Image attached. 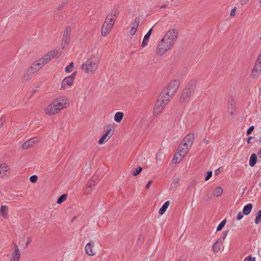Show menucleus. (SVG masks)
<instances>
[{"mask_svg":"<svg viewBox=\"0 0 261 261\" xmlns=\"http://www.w3.org/2000/svg\"><path fill=\"white\" fill-rule=\"evenodd\" d=\"M178 33L176 30L172 29L168 31L159 42L156 52L157 54L163 55L173 46L177 38Z\"/></svg>","mask_w":261,"mask_h":261,"instance_id":"nucleus-1","label":"nucleus"},{"mask_svg":"<svg viewBox=\"0 0 261 261\" xmlns=\"http://www.w3.org/2000/svg\"><path fill=\"white\" fill-rule=\"evenodd\" d=\"M68 100L65 97H59L54 99L45 109L48 115H54L68 106Z\"/></svg>","mask_w":261,"mask_h":261,"instance_id":"nucleus-2","label":"nucleus"},{"mask_svg":"<svg viewBox=\"0 0 261 261\" xmlns=\"http://www.w3.org/2000/svg\"><path fill=\"white\" fill-rule=\"evenodd\" d=\"M172 98L170 95L162 91L154 104L152 111L153 116L156 117L159 115L166 108Z\"/></svg>","mask_w":261,"mask_h":261,"instance_id":"nucleus-3","label":"nucleus"},{"mask_svg":"<svg viewBox=\"0 0 261 261\" xmlns=\"http://www.w3.org/2000/svg\"><path fill=\"white\" fill-rule=\"evenodd\" d=\"M99 67L98 61L95 59H87L81 65L82 71L88 75H93L95 73Z\"/></svg>","mask_w":261,"mask_h":261,"instance_id":"nucleus-4","label":"nucleus"},{"mask_svg":"<svg viewBox=\"0 0 261 261\" xmlns=\"http://www.w3.org/2000/svg\"><path fill=\"white\" fill-rule=\"evenodd\" d=\"M194 139V136L193 134L187 135L181 141L177 150L185 156L191 147Z\"/></svg>","mask_w":261,"mask_h":261,"instance_id":"nucleus-5","label":"nucleus"},{"mask_svg":"<svg viewBox=\"0 0 261 261\" xmlns=\"http://www.w3.org/2000/svg\"><path fill=\"white\" fill-rule=\"evenodd\" d=\"M180 84V81L178 80L171 81L163 91L173 97L177 92Z\"/></svg>","mask_w":261,"mask_h":261,"instance_id":"nucleus-6","label":"nucleus"},{"mask_svg":"<svg viewBox=\"0 0 261 261\" xmlns=\"http://www.w3.org/2000/svg\"><path fill=\"white\" fill-rule=\"evenodd\" d=\"M228 233V230L225 231L223 232L221 237L217 239L213 245V249L214 252H218L221 248V246Z\"/></svg>","mask_w":261,"mask_h":261,"instance_id":"nucleus-7","label":"nucleus"},{"mask_svg":"<svg viewBox=\"0 0 261 261\" xmlns=\"http://www.w3.org/2000/svg\"><path fill=\"white\" fill-rule=\"evenodd\" d=\"M117 14L118 12L116 10L112 11L106 17L104 24L112 28Z\"/></svg>","mask_w":261,"mask_h":261,"instance_id":"nucleus-8","label":"nucleus"},{"mask_svg":"<svg viewBox=\"0 0 261 261\" xmlns=\"http://www.w3.org/2000/svg\"><path fill=\"white\" fill-rule=\"evenodd\" d=\"M57 54L58 51L56 50L50 51L46 55H44L41 59H40L39 62H41V63L44 66L48 63L52 58L57 56Z\"/></svg>","mask_w":261,"mask_h":261,"instance_id":"nucleus-9","label":"nucleus"},{"mask_svg":"<svg viewBox=\"0 0 261 261\" xmlns=\"http://www.w3.org/2000/svg\"><path fill=\"white\" fill-rule=\"evenodd\" d=\"M71 28L69 27L66 28L63 35V38L61 45L63 48H65L70 42Z\"/></svg>","mask_w":261,"mask_h":261,"instance_id":"nucleus-10","label":"nucleus"},{"mask_svg":"<svg viewBox=\"0 0 261 261\" xmlns=\"http://www.w3.org/2000/svg\"><path fill=\"white\" fill-rule=\"evenodd\" d=\"M192 92L191 90L189 89H184L179 97V100L180 102L185 103L188 101L189 98L192 95Z\"/></svg>","mask_w":261,"mask_h":261,"instance_id":"nucleus-11","label":"nucleus"},{"mask_svg":"<svg viewBox=\"0 0 261 261\" xmlns=\"http://www.w3.org/2000/svg\"><path fill=\"white\" fill-rule=\"evenodd\" d=\"M39 139L37 137L32 138L25 142L22 144V147L24 149H28L36 145L39 142Z\"/></svg>","mask_w":261,"mask_h":261,"instance_id":"nucleus-12","label":"nucleus"},{"mask_svg":"<svg viewBox=\"0 0 261 261\" xmlns=\"http://www.w3.org/2000/svg\"><path fill=\"white\" fill-rule=\"evenodd\" d=\"M114 132V130L112 128L108 129L106 133L103 134L101 137L99 139L98 143L99 144H102L106 142L112 136Z\"/></svg>","mask_w":261,"mask_h":261,"instance_id":"nucleus-13","label":"nucleus"},{"mask_svg":"<svg viewBox=\"0 0 261 261\" xmlns=\"http://www.w3.org/2000/svg\"><path fill=\"white\" fill-rule=\"evenodd\" d=\"M94 243L93 242H91L88 243L85 247V252L89 256H94L95 255L96 252L94 249Z\"/></svg>","mask_w":261,"mask_h":261,"instance_id":"nucleus-14","label":"nucleus"},{"mask_svg":"<svg viewBox=\"0 0 261 261\" xmlns=\"http://www.w3.org/2000/svg\"><path fill=\"white\" fill-rule=\"evenodd\" d=\"M74 75V73H73L72 75L67 76L65 78H64L61 82V87L63 88H65L66 86H71L73 83Z\"/></svg>","mask_w":261,"mask_h":261,"instance_id":"nucleus-15","label":"nucleus"},{"mask_svg":"<svg viewBox=\"0 0 261 261\" xmlns=\"http://www.w3.org/2000/svg\"><path fill=\"white\" fill-rule=\"evenodd\" d=\"M43 65L41 63V62H39V59L37 60V61L34 62L32 65L31 66L30 69L28 70V72H31V73H34L35 72H36L38 70H39L40 69H41Z\"/></svg>","mask_w":261,"mask_h":261,"instance_id":"nucleus-16","label":"nucleus"},{"mask_svg":"<svg viewBox=\"0 0 261 261\" xmlns=\"http://www.w3.org/2000/svg\"><path fill=\"white\" fill-rule=\"evenodd\" d=\"M13 245L14 252L12 253V257L10 261H19L21 255L20 251L16 244H14Z\"/></svg>","mask_w":261,"mask_h":261,"instance_id":"nucleus-17","label":"nucleus"},{"mask_svg":"<svg viewBox=\"0 0 261 261\" xmlns=\"http://www.w3.org/2000/svg\"><path fill=\"white\" fill-rule=\"evenodd\" d=\"M139 23V19L138 18H135L134 22L130 24V29L128 32L129 35L133 36L135 34L138 28Z\"/></svg>","mask_w":261,"mask_h":261,"instance_id":"nucleus-18","label":"nucleus"},{"mask_svg":"<svg viewBox=\"0 0 261 261\" xmlns=\"http://www.w3.org/2000/svg\"><path fill=\"white\" fill-rule=\"evenodd\" d=\"M185 156L184 155L176 150L172 159L173 163L175 164L179 163Z\"/></svg>","mask_w":261,"mask_h":261,"instance_id":"nucleus-19","label":"nucleus"},{"mask_svg":"<svg viewBox=\"0 0 261 261\" xmlns=\"http://www.w3.org/2000/svg\"><path fill=\"white\" fill-rule=\"evenodd\" d=\"M9 169L8 165L5 163L0 165V176L1 177H4L6 176V173Z\"/></svg>","mask_w":261,"mask_h":261,"instance_id":"nucleus-20","label":"nucleus"},{"mask_svg":"<svg viewBox=\"0 0 261 261\" xmlns=\"http://www.w3.org/2000/svg\"><path fill=\"white\" fill-rule=\"evenodd\" d=\"M98 177L96 176H93L92 178L88 181L87 185L88 188H91L93 187L96 186L98 182Z\"/></svg>","mask_w":261,"mask_h":261,"instance_id":"nucleus-21","label":"nucleus"},{"mask_svg":"<svg viewBox=\"0 0 261 261\" xmlns=\"http://www.w3.org/2000/svg\"><path fill=\"white\" fill-rule=\"evenodd\" d=\"M223 193V189L221 187H216L213 191L212 194L214 197H220Z\"/></svg>","mask_w":261,"mask_h":261,"instance_id":"nucleus-22","label":"nucleus"},{"mask_svg":"<svg viewBox=\"0 0 261 261\" xmlns=\"http://www.w3.org/2000/svg\"><path fill=\"white\" fill-rule=\"evenodd\" d=\"M112 29V28L111 27H110L109 26H107V25L103 23V24L102 25V26L101 27V35L103 36H106L110 32Z\"/></svg>","mask_w":261,"mask_h":261,"instance_id":"nucleus-23","label":"nucleus"},{"mask_svg":"<svg viewBox=\"0 0 261 261\" xmlns=\"http://www.w3.org/2000/svg\"><path fill=\"white\" fill-rule=\"evenodd\" d=\"M257 162V156L256 154L253 153L252 154L249 159V166L251 167H253L255 166Z\"/></svg>","mask_w":261,"mask_h":261,"instance_id":"nucleus-24","label":"nucleus"},{"mask_svg":"<svg viewBox=\"0 0 261 261\" xmlns=\"http://www.w3.org/2000/svg\"><path fill=\"white\" fill-rule=\"evenodd\" d=\"M169 204L170 203L169 201H167L164 203V204L159 210V213L160 215H162L165 213L167 208L168 207Z\"/></svg>","mask_w":261,"mask_h":261,"instance_id":"nucleus-25","label":"nucleus"},{"mask_svg":"<svg viewBox=\"0 0 261 261\" xmlns=\"http://www.w3.org/2000/svg\"><path fill=\"white\" fill-rule=\"evenodd\" d=\"M8 208L6 205H2L0 208V213L2 214L3 217L5 218L8 217Z\"/></svg>","mask_w":261,"mask_h":261,"instance_id":"nucleus-26","label":"nucleus"},{"mask_svg":"<svg viewBox=\"0 0 261 261\" xmlns=\"http://www.w3.org/2000/svg\"><path fill=\"white\" fill-rule=\"evenodd\" d=\"M252 208V205L251 203H248L246 205L243 210V213L245 215H247L250 214Z\"/></svg>","mask_w":261,"mask_h":261,"instance_id":"nucleus-27","label":"nucleus"},{"mask_svg":"<svg viewBox=\"0 0 261 261\" xmlns=\"http://www.w3.org/2000/svg\"><path fill=\"white\" fill-rule=\"evenodd\" d=\"M123 116H124V114L122 112H118L115 114L114 120L116 122L119 123L122 121V120L123 118Z\"/></svg>","mask_w":261,"mask_h":261,"instance_id":"nucleus-28","label":"nucleus"},{"mask_svg":"<svg viewBox=\"0 0 261 261\" xmlns=\"http://www.w3.org/2000/svg\"><path fill=\"white\" fill-rule=\"evenodd\" d=\"M67 195L66 194H63L59 197L57 200V203L58 204H61L67 198Z\"/></svg>","mask_w":261,"mask_h":261,"instance_id":"nucleus-29","label":"nucleus"},{"mask_svg":"<svg viewBox=\"0 0 261 261\" xmlns=\"http://www.w3.org/2000/svg\"><path fill=\"white\" fill-rule=\"evenodd\" d=\"M226 219H224L219 224V225L218 226L217 228V231H219L220 230H221L224 227V226H225V225L226 224Z\"/></svg>","mask_w":261,"mask_h":261,"instance_id":"nucleus-30","label":"nucleus"},{"mask_svg":"<svg viewBox=\"0 0 261 261\" xmlns=\"http://www.w3.org/2000/svg\"><path fill=\"white\" fill-rule=\"evenodd\" d=\"M74 67V63L73 62H71L66 68H65V71L66 72H71L72 69H73V68Z\"/></svg>","mask_w":261,"mask_h":261,"instance_id":"nucleus-31","label":"nucleus"},{"mask_svg":"<svg viewBox=\"0 0 261 261\" xmlns=\"http://www.w3.org/2000/svg\"><path fill=\"white\" fill-rule=\"evenodd\" d=\"M261 73V71H259L256 70V68L254 67V68L252 71V76L253 78L257 77Z\"/></svg>","mask_w":261,"mask_h":261,"instance_id":"nucleus-32","label":"nucleus"},{"mask_svg":"<svg viewBox=\"0 0 261 261\" xmlns=\"http://www.w3.org/2000/svg\"><path fill=\"white\" fill-rule=\"evenodd\" d=\"M261 222V210L259 211L255 219V223L257 224Z\"/></svg>","mask_w":261,"mask_h":261,"instance_id":"nucleus-33","label":"nucleus"},{"mask_svg":"<svg viewBox=\"0 0 261 261\" xmlns=\"http://www.w3.org/2000/svg\"><path fill=\"white\" fill-rule=\"evenodd\" d=\"M165 157V155L161 151H159L156 156V159L157 161H161Z\"/></svg>","mask_w":261,"mask_h":261,"instance_id":"nucleus-34","label":"nucleus"},{"mask_svg":"<svg viewBox=\"0 0 261 261\" xmlns=\"http://www.w3.org/2000/svg\"><path fill=\"white\" fill-rule=\"evenodd\" d=\"M254 67L256 68V70L259 71H261V60L257 59V61L254 65Z\"/></svg>","mask_w":261,"mask_h":261,"instance_id":"nucleus-35","label":"nucleus"},{"mask_svg":"<svg viewBox=\"0 0 261 261\" xmlns=\"http://www.w3.org/2000/svg\"><path fill=\"white\" fill-rule=\"evenodd\" d=\"M142 170V168L141 167H138L135 170L133 171V175L137 176L138 174H139L141 171Z\"/></svg>","mask_w":261,"mask_h":261,"instance_id":"nucleus-36","label":"nucleus"},{"mask_svg":"<svg viewBox=\"0 0 261 261\" xmlns=\"http://www.w3.org/2000/svg\"><path fill=\"white\" fill-rule=\"evenodd\" d=\"M38 179V177L37 175H33L31 176L30 178V181L32 183H35L37 181Z\"/></svg>","mask_w":261,"mask_h":261,"instance_id":"nucleus-37","label":"nucleus"},{"mask_svg":"<svg viewBox=\"0 0 261 261\" xmlns=\"http://www.w3.org/2000/svg\"><path fill=\"white\" fill-rule=\"evenodd\" d=\"M244 261H255V257H252L251 256L249 255L246 257Z\"/></svg>","mask_w":261,"mask_h":261,"instance_id":"nucleus-38","label":"nucleus"},{"mask_svg":"<svg viewBox=\"0 0 261 261\" xmlns=\"http://www.w3.org/2000/svg\"><path fill=\"white\" fill-rule=\"evenodd\" d=\"M146 41H147V34L146 35H145V36L144 37L142 43V45L143 47H145V46H146V45H147Z\"/></svg>","mask_w":261,"mask_h":261,"instance_id":"nucleus-39","label":"nucleus"},{"mask_svg":"<svg viewBox=\"0 0 261 261\" xmlns=\"http://www.w3.org/2000/svg\"><path fill=\"white\" fill-rule=\"evenodd\" d=\"M212 176V171H209L207 172L206 177H205V179L206 180H208Z\"/></svg>","mask_w":261,"mask_h":261,"instance_id":"nucleus-40","label":"nucleus"},{"mask_svg":"<svg viewBox=\"0 0 261 261\" xmlns=\"http://www.w3.org/2000/svg\"><path fill=\"white\" fill-rule=\"evenodd\" d=\"M180 180V178L179 177H174L173 179V182L175 184H177L179 182Z\"/></svg>","mask_w":261,"mask_h":261,"instance_id":"nucleus-41","label":"nucleus"},{"mask_svg":"<svg viewBox=\"0 0 261 261\" xmlns=\"http://www.w3.org/2000/svg\"><path fill=\"white\" fill-rule=\"evenodd\" d=\"M254 126H250L247 130V135H250L252 130L254 129Z\"/></svg>","mask_w":261,"mask_h":261,"instance_id":"nucleus-42","label":"nucleus"},{"mask_svg":"<svg viewBox=\"0 0 261 261\" xmlns=\"http://www.w3.org/2000/svg\"><path fill=\"white\" fill-rule=\"evenodd\" d=\"M5 122H6V120L4 118H0V128L4 126Z\"/></svg>","mask_w":261,"mask_h":261,"instance_id":"nucleus-43","label":"nucleus"},{"mask_svg":"<svg viewBox=\"0 0 261 261\" xmlns=\"http://www.w3.org/2000/svg\"><path fill=\"white\" fill-rule=\"evenodd\" d=\"M236 8H234L231 10V11L230 13V16L231 17H233L236 15Z\"/></svg>","mask_w":261,"mask_h":261,"instance_id":"nucleus-44","label":"nucleus"},{"mask_svg":"<svg viewBox=\"0 0 261 261\" xmlns=\"http://www.w3.org/2000/svg\"><path fill=\"white\" fill-rule=\"evenodd\" d=\"M243 215L242 214V213L239 212L237 215V219L238 220H240L243 218Z\"/></svg>","mask_w":261,"mask_h":261,"instance_id":"nucleus-45","label":"nucleus"},{"mask_svg":"<svg viewBox=\"0 0 261 261\" xmlns=\"http://www.w3.org/2000/svg\"><path fill=\"white\" fill-rule=\"evenodd\" d=\"M152 31V28L150 29L148 31V40L149 39V38L150 37V35L151 34V32Z\"/></svg>","mask_w":261,"mask_h":261,"instance_id":"nucleus-46","label":"nucleus"},{"mask_svg":"<svg viewBox=\"0 0 261 261\" xmlns=\"http://www.w3.org/2000/svg\"><path fill=\"white\" fill-rule=\"evenodd\" d=\"M248 1H249V0H242L241 4L242 5H246L248 3Z\"/></svg>","mask_w":261,"mask_h":261,"instance_id":"nucleus-47","label":"nucleus"},{"mask_svg":"<svg viewBox=\"0 0 261 261\" xmlns=\"http://www.w3.org/2000/svg\"><path fill=\"white\" fill-rule=\"evenodd\" d=\"M252 139V137H249L247 139V143L248 144H250L251 143V139Z\"/></svg>","mask_w":261,"mask_h":261,"instance_id":"nucleus-48","label":"nucleus"},{"mask_svg":"<svg viewBox=\"0 0 261 261\" xmlns=\"http://www.w3.org/2000/svg\"><path fill=\"white\" fill-rule=\"evenodd\" d=\"M65 4H62L61 5H60L58 7L59 10H61V9L64 6Z\"/></svg>","mask_w":261,"mask_h":261,"instance_id":"nucleus-49","label":"nucleus"},{"mask_svg":"<svg viewBox=\"0 0 261 261\" xmlns=\"http://www.w3.org/2000/svg\"><path fill=\"white\" fill-rule=\"evenodd\" d=\"M257 154L259 156V158H261V149L257 152Z\"/></svg>","mask_w":261,"mask_h":261,"instance_id":"nucleus-50","label":"nucleus"},{"mask_svg":"<svg viewBox=\"0 0 261 261\" xmlns=\"http://www.w3.org/2000/svg\"><path fill=\"white\" fill-rule=\"evenodd\" d=\"M31 241L28 240L27 242L26 243L25 246L27 247L30 243Z\"/></svg>","mask_w":261,"mask_h":261,"instance_id":"nucleus-51","label":"nucleus"},{"mask_svg":"<svg viewBox=\"0 0 261 261\" xmlns=\"http://www.w3.org/2000/svg\"><path fill=\"white\" fill-rule=\"evenodd\" d=\"M152 182V180H150L148 181V187H149V185Z\"/></svg>","mask_w":261,"mask_h":261,"instance_id":"nucleus-52","label":"nucleus"},{"mask_svg":"<svg viewBox=\"0 0 261 261\" xmlns=\"http://www.w3.org/2000/svg\"><path fill=\"white\" fill-rule=\"evenodd\" d=\"M166 7H167L166 5H163V6H161V8H166Z\"/></svg>","mask_w":261,"mask_h":261,"instance_id":"nucleus-53","label":"nucleus"},{"mask_svg":"<svg viewBox=\"0 0 261 261\" xmlns=\"http://www.w3.org/2000/svg\"><path fill=\"white\" fill-rule=\"evenodd\" d=\"M203 141H205V142L206 144H207V143H208V140H204Z\"/></svg>","mask_w":261,"mask_h":261,"instance_id":"nucleus-54","label":"nucleus"},{"mask_svg":"<svg viewBox=\"0 0 261 261\" xmlns=\"http://www.w3.org/2000/svg\"><path fill=\"white\" fill-rule=\"evenodd\" d=\"M258 140H259V141H260V142H261V137H260L259 138V139H258Z\"/></svg>","mask_w":261,"mask_h":261,"instance_id":"nucleus-55","label":"nucleus"},{"mask_svg":"<svg viewBox=\"0 0 261 261\" xmlns=\"http://www.w3.org/2000/svg\"><path fill=\"white\" fill-rule=\"evenodd\" d=\"M216 173V174H218V172L216 171V173Z\"/></svg>","mask_w":261,"mask_h":261,"instance_id":"nucleus-56","label":"nucleus"},{"mask_svg":"<svg viewBox=\"0 0 261 261\" xmlns=\"http://www.w3.org/2000/svg\"><path fill=\"white\" fill-rule=\"evenodd\" d=\"M216 173V174H218V172L216 171V173Z\"/></svg>","mask_w":261,"mask_h":261,"instance_id":"nucleus-57","label":"nucleus"}]
</instances>
